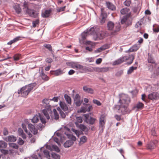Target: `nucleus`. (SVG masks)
<instances>
[{
	"label": "nucleus",
	"instance_id": "1",
	"mask_svg": "<svg viewBox=\"0 0 159 159\" xmlns=\"http://www.w3.org/2000/svg\"><path fill=\"white\" fill-rule=\"evenodd\" d=\"M130 102L129 98L126 95H122L120 97L116 107L119 110L121 111L122 114H124L127 111V108Z\"/></svg>",
	"mask_w": 159,
	"mask_h": 159
},
{
	"label": "nucleus",
	"instance_id": "2",
	"mask_svg": "<svg viewBox=\"0 0 159 159\" xmlns=\"http://www.w3.org/2000/svg\"><path fill=\"white\" fill-rule=\"evenodd\" d=\"M36 85V84L35 83H34L26 85L22 87L20 90H18V94H20L21 96L23 97H26L29 93L34 89Z\"/></svg>",
	"mask_w": 159,
	"mask_h": 159
},
{
	"label": "nucleus",
	"instance_id": "3",
	"mask_svg": "<svg viewBox=\"0 0 159 159\" xmlns=\"http://www.w3.org/2000/svg\"><path fill=\"white\" fill-rule=\"evenodd\" d=\"M43 102L45 105V109L43 110L42 112L45 116L46 117L47 119H49V116L48 115L49 113L52 116V107H51L49 104V101L48 99H44L43 101Z\"/></svg>",
	"mask_w": 159,
	"mask_h": 159
},
{
	"label": "nucleus",
	"instance_id": "4",
	"mask_svg": "<svg viewBox=\"0 0 159 159\" xmlns=\"http://www.w3.org/2000/svg\"><path fill=\"white\" fill-rule=\"evenodd\" d=\"M40 120L42 124H40L37 125V128L39 130H41L42 128L44 127V125L46 123L45 119L40 114L35 115L32 119L31 121L33 123H35L39 122Z\"/></svg>",
	"mask_w": 159,
	"mask_h": 159
},
{
	"label": "nucleus",
	"instance_id": "5",
	"mask_svg": "<svg viewBox=\"0 0 159 159\" xmlns=\"http://www.w3.org/2000/svg\"><path fill=\"white\" fill-rule=\"evenodd\" d=\"M134 58V57L133 55H130L128 57L127 56H125L120 57L119 59L114 61L113 63V65H118L126 61L129 59H130V61L127 62V64L130 65L133 62Z\"/></svg>",
	"mask_w": 159,
	"mask_h": 159
},
{
	"label": "nucleus",
	"instance_id": "6",
	"mask_svg": "<svg viewBox=\"0 0 159 159\" xmlns=\"http://www.w3.org/2000/svg\"><path fill=\"white\" fill-rule=\"evenodd\" d=\"M120 25L119 24L115 25L112 21L108 22L107 24V28L109 30H112V34H115L120 30Z\"/></svg>",
	"mask_w": 159,
	"mask_h": 159
},
{
	"label": "nucleus",
	"instance_id": "7",
	"mask_svg": "<svg viewBox=\"0 0 159 159\" xmlns=\"http://www.w3.org/2000/svg\"><path fill=\"white\" fill-rule=\"evenodd\" d=\"M66 64L67 66L70 67L71 68L77 70H84L86 68V67H84L82 65L79 64L77 62H67Z\"/></svg>",
	"mask_w": 159,
	"mask_h": 159
},
{
	"label": "nucleus",
	"instance_id": "8",
	"mask_svg": "<svg viewBox=\"0 0 159 159\" xmlns=\"http://www.w3.org/2000/svg\"><path fill=\"white\" fill-rule=\"evenodd\" d=\"M90 30L92 31V33H90L91 34L96 35L97 37L99 39H103L105 36L104 33L102 31H100L99 32L97 31V29L94 27H92L90 29Z\"/></svg>",
	"mask_w": 159,
	"mask_h": 159
},
{
	"label": "nucleus",
	"instance_id": "9",
	"mask_svg": "<svg viewBox=\"0 0 159 159\" xmlns=\"http://www.w3.org/2000/svg\"><path fill=\"white\" fill-rule=\"evenodd\" d=\"M83 116L85 118V122L90 125H93L96 120V118L90 116L88 114H84Z\"/></svg>",
	"mask_w": 159,
	"mask_h": 159
},
{
	"label": "nucleus",
	"instance_id": "10",
	"mask_svg": "<svg viewBox=\"0 0 159 159\" xmlns=\"http://www.w3.org/2000/svg\"><path fill=\"white\" fill-rule=\"evenodd\" d=\"M157 143V141L156 140L150 141L147 144L146 148L149 150H152L154 149L156 146Z\"/></svg>",
	"mask_w": 159,
	"mask_h": 159
},
{
	"label": "nucleus",
	"instance_id": "11",
	"mask_svg": "<svg viewBox=\"0 0 159 159\" xmlns=\"http://www.w3.org/2000/svg\"><path fill=\"white\" fill-rule=\"evenodd\" d=\"M148 98L151 100H157L159 99V94L157 92H152L148 95Z\"/></svg>",
	"mask_w": 159,
	"mask_h": 159
},
{
	"label": "nucleus",
	"instance_id": "12",
	"mask_svg": "<svg viewBox=\"0 0 159 159\" xmlns=\"http://www.w3.org/2000/svg\"><path fill=\"white\" fill-rule=\"evenodd\" d=\"M80 96L78 94H76L74 98V102L77 106H80L81 104L83 101H81Z\"/></svg>",
	"mask_w": 159,
	"mask_h": 159
},
{
	"label": "nucleus",
	"instance_id": "13",
	"mask_svg": "<svg viewBox=\"0 0 159 159\" xmlns=\"http://www.w3.org/2000/svg\"><path fill=\"white\" fill-rule=\"evenodd\" d=\"M29 129L35 135L38 133V130L36 129L34 125L31 123L28 124Z\"/></svg>",
	"mask_w": 159,
	"mask_h": 159
},
{
	"label": "nucleus",
	"instance_id": "14",
	"mask_svg": "<svg viewBox=\"0 0 159 159\" xmlns=\"http://www.w3.org/2000/svg\"><path fill=\"white\" fill-rule=\"evenodd\" d=\"M106 116L104 115H102L101 116L99 119V126L103 128L105 124Z\"/></svg>",
	"mask_w": 159,
	"mask_h": 159
},
{
	"label": "nucleus",
	"instance_id": "15",
	"mask_svg": "<svg viewBox=\"0 0 159 159\" xmlns=\"http://www.w3.org/2000/svg\"><path fill=\"white\" fill-rule=\"evenodd\" d=\"M25 11L26 13L31 17H36L38 15V14L35 13L33 10L27 9V10H25Z\"/></svg>",
	"mask_w": 159,
	"mask_h": 159
},
{
	"label": "nucleus",
	"instance_id": "16",
	"mask_svg": "<svg viewBox=\"0 0 159 159\" xmlns=\"http://www.w3.org/2000/svg\"><path fill=\"white\" fill-rule=\"evenodd\" d=\"M52 115L51 116L50 114L48 113V115L49 116H50L52 118L54 117L56 120H57L59 119V115L55 109H53V111H52Z\"/></svg>",
	"mask_w": 159,
	"mask_h": 159
},
{
	"label": "nucleus",
	"instance_id": "17",
	"mask_svg": "<svg viewBox=\"0 0 159 159\" xmlns=\"http://www.w3.org/2000/svg\"><path fill=\"white\" fill-rule=\"evenodd\" d=\"M84 91L89 93L93 94L94 90L92 88H88L87 86H84L83 87Z\"/></svg>",
	"mask_w": 159,
	"mask_h": 159
},
{
	"label": "nucleus",
	"instance_id": "18",
	"mask_svg": "<svg viewBox=\"0 0 159 159\" xmlns=\"http://www.w3.org/2000/svg\"><path fill=\"white\" fill-rule=\"evenodd\" d=\"M106 5L108 9L112 11H114L116 10V7L111 2H106Z\"/></svg>",
	"mask_w": 159,
	"mask_h": 159
},
{
	"label": "nucleus",
	"instance_id": "19",
	"mask_svg": "<svg viewBox=\"0 0 159 159\" xmlns=\"http://www.w3.org/2000/svg\"><path fill=\"white\" fill-rule=\"evenodd\" d=\"M16 137L13 135H11L6 138V140L7 141L14 142L16 141Z\"/></svg>",
	"mask_w": 159,
	"mask_h": 159
},
{
	"label": "nucleus",
	"instance_id": "20",
	"mask_svg": "<svg viewBox=\"0 0 159 159\" xmlns=\"http://www.w3.org/2000/svg\"><path fill=\"white\" fill-rule=\"evenodd\" d=\"M101 17L102 18V20L100 21V23L101 24H103L105 22L106 18V14L103 12V9H101Z\"/></svg>",
	"mask_w": 159,
	"mask_h": 159
},
{
	"label": "nucleus",
	"instance_id": "21",
	"mask_svg": "<svg viewBox=\"0 0 159 159\" xmlns=\"http://www.w3.org/2000/svg\"><path fill=\"white\" fill-rule=\"evenodd\" d=\"M82 121L83 120L81 117H76L75 124L77 127L80 125L79 123H82Z\"/></svg>",
	"mask_w": 159,
	"mask_h": 159
},
{
	"label": "nucleus",
	"instance_id": "22",
	"mask_svg": "<svg viewBox=\"0 0 159 159\" xmlns=\"http://www.w3.org/2000/svg\"><path fill=\"white\" fill-rule=\"evenodd\" d=\"M77 127L84 132H87L88 131V127L83 124H80Z\"/></svg>",
	"mask_w": 159,
	"mask_h": 159
},
{
	"label": "nucleus",
	"instance_id": "23",
	"mask_svg": "<svg viewBox=\"0 0 159 159\" xmlns=\"http://www.w3.org/2000/svg\"><path fill=\"white\" fill-rule=\"evenodd\" d=\"M59 105L61 109L64 111H66L68 110V107L64 102H60Z\"/></svg>",
	"mask_w": 159,
	"mask_h": 159
},
{
	"label": "nucleus",
	"instance_id": "24",
	"mask_svg": "<svg viewBox=\"0 0 159 159\" xmlns=\"http://www.w3.org/2000/svg\"><path fill=\"white\" fill-rule=\"evenodd\" d=\"M51 11L50 10H46L44 12H43L42 14V16L43 17H48L49 16Z\"/></svg>",
	"mask_w": 159,
	"mask_h": 159
},
{
	"label": "nucleus",
	"instance_id": "25",
	"mask_svg": "<svg viewBox=\"0 0 159 159\" xmlns=\"http://www.w3.org/2000/svg\"><path fill=\"white\" fill-rule=\"evenodd\" d=\"M139 47L137 44L134 45L133 46L130 48L128 50L129 52H132L136 51L139 48Z\"/></svg>",
	"mask_w": 159,
	"mask_h": 159
},
{
	"label": "nucleus",
	"instance_id": "26",
	"mask_svg": "<svg viewBox=\"0 0 159 159\" xmlns=\"http://www.w3.org/2000/svg\"><path fill=\"white\" fill-rule=\"evenodd\" d=\"M13 8L16 13L17 14L20 13L21 11V9L18 4H16L13 6Z\"/></svg>",
	"mask_w": 159,
	"mask_h": 159
},
{
	"label": "nucleus",
	"instance_id": "27",
	"mask_svg": "<svg viewBox=\"0 0 159 159\" xmlns=\"http://www.w3.org/2000/svg\"><path fill=\"white\" fill-rule=\"evenodd\" d=\"M22 127L25 133L28 135L29 137V138H31L32 137V135L31 133L28 131L24 123H22Z\"/></svg>",
	"mask_w": 159,
	"mask_h": 159
},
{
	"label": "nucleus",
	"instance_id": "28",
	"mask_svg": "<svg viewBox=\"0 0 159 159\" xmlns=\"http://www.w3.org/2000/svg\"><path fill=\"white\" fill-rule=\"evenodd\" d=\"M87 140V138L86 136H84L82 137L80 139V141L79 143V145H81L83 144L86 142Z\"/></svg>",
	"mask_w": 159,
	"mask_h": 159
},
{
	"label": "nucleus",
	"instance_id": "29",
	"mask_svg": "<svg viewBox=\"0 0 159 159\" xmlns=\"http://www.w3.org/2000/svg\"><path fill=\"white\" fill-rule=\"evenodd\" d=\"M40 76L41 77L42 79L45 81H47L49 79V78L44 73L42 67Z\"/></svg>",
	"mask_w": 159,
	"mask_h": 159
},
{
	"label": "nucleus",
	"instance_id": "30",
	"mask_svg": "<svg viewBox=\"0 0 159 159\" xmlns=\"http://www.w3.org/2000/svg\"><path fill=\"white\" fill-rule=\"evenodd\" d=\"M74 142L71 140L66 141L64 144V146L65 148H69L72 145Z\"/></svg>",
	"mask_w": 159,
	"mask_h": 159
},
{
	"label": "nucleus",
	"instance_id": "31",
	"mask_svg": "<svg viewBox=\"0 0 159 159\" xmlns=\"http://www.w3.org/2000/svg\"><path fill=\"white\" fill-rule=\"evenodd\" d=\"M129 9L127 7H125L122 9L120 10V13L122 15H125L128 13L129 11Z\"/></svg>",
	"mask_w": 159,
	"mask_h": 159
},
{
	"label": "nucleus",
	"instance_id": "32",
	"mask_svg": "<svg viewBox=\"0 0 159 159\" xmlns=\"http://www.w3.org/2000/svg\"><path fill=\"white\" fill-rule=\"evenodd\" d=\"M88 105L87 104H85L84 107H82L80 110L78 111V113H85L87 111V106H88Z\"/></svg>",
	"mask_w": 159,
	"mask_h": 159
},
{
	"label": "nucleus",
	"instance_id": "33",
	"mask_svg": "<svg viewBox=\"0 0 159 159\" xmlns=\"http://www.w3.org/2000/svg\"><path fill=\"white\" fill-rule=\"evenodd\" d=\"M97 69L99 72H105L109 70V68L108 67L98 68Z\"/></svg>",
	"mask_w": 159,
	"mask_h": 159
},
{
	"label": "nucleus",
	"instance_id": "34",
	"mask_svg": "<svg viewBox=\"0 0 159 159\" xmlns=\"http://www.w3.org/2000/svg\"><path fill=\"white\" fill-rule=\"evenodd\" d=\"M144 107V104L142 102H139L134 107V108H137L138 109H142Z\"/></svg>",
	"mask_w": 159,
	"mask_h": 159
},
{
	"label": "nucleus",
	"instance_id": "35",
	"mask_svg": "<svg viewBox=\"0 0 159 159\" xmlns=\"http://www.w3.org/2000/svg\"><path fill=\"white\" fill-rule=\"evenodd\" d=\"M92 33V31H90V30H89L88 32H84L82 33V39L83 40H84L88 34H91L90 33Z\"/></svg>",
	"mask_w": 159,
	"mask_h": 159
},
{
	"label": "nucleus",
	"instance_id": "36",
	"mask_svg": "<svg viewBox=\"0 0 159 159\" xmlns=\"http://www.w3.org/2000/svg\"><path fill=\"white\" fill-rule=\"evenodd\" d=\"M7 145V144L4 141H0V150H2V148H6Z\"/></svg>",
	"mask_w": 159,
	"mask_h": 159
},
{
	"label": "nucleus",
	"instance_id": "37",
	"mask_svg": "<svg viewBox=\"0 0 159 159\" xmlns=\"http://www.w3.org/2000/svg\"><path fill=\"white\" fill-rule=\"evenodd\" d=\"M20 37H17L16 38H14L13 39L11 40L9 42H8L7 43V44L9 45H11L13 43H15L19 41L20 39Z\"/></svg>",
	"mask_w": 159,
	"mask_h": 159
},
{
	"label": "nucleus",
	"instance_id": "38",
	"mask_svg": "<svg viewBox=\"0 0 159 159\" xmlns=\"http://www.w3.org/2000/svg\"><path fill=\"white\" fill-rule=\"evenodd\" d=\"M137 66L134 67L132 66L130 67L127 71V74H131L134 71V70H136L137 69Z\"/></svg>",
	"mask_w": 159,
	"mask_h": 159
},
{
	"label": "nucleus",
	"instance_id": "39",
	"mask_svg": "<svg viewBox=\"0 0 159 159\" xmlns=\"http://www.w3.org/2000/svg\"><path fill=\"white\" fill-rule=\"evenodd\" d=\"M65 98L67 103L70 104H71V99L70 97L66 94L64 95Z\"/></svg>",
	"mask_w": 159,
	"mask_h": 159
},
{
	"label": "nucleus",
	"instance_id": "40",
	"mask_svg": "<svg viewBox=\"0 0 159 159\" xmlns=\"http://www.w3.org/2000/svg\"><path fill=\"white\" fill-rule=\"evenodd\" d=\"M129 15H127L126 16H124L121 20V23L122 24H124L126 21L127 19L129 17Z\"/></svg>",
	"mask_w": 159,
	"mask_h": 159
},
{
	"label": "nucleus",
	"instance_id": "41",
	"mask_svg": "<svg viewBox=\"0 0 159 159\" xmlns=\"http://www.w3.org/2000/svg\"><path fill=\"white\" fill-rule=\"evenodd\" d=\"M54 75L55 76H58L62 74L63 72L62 71L60 70H58L54 71Z\"/></svg>",
	"mask_w": 159,
	"mask_h": 159
},
{
	"label": "nucleus",
	"instance_id": "42",
	"mask_svg": "<svg viewBox=\"0 0 159 159\" xmlns=\"http://www.w3.org/2000/svg\"><path fill=\"white\" fill-rule=\"evenodd\" d=\"M65 134L66 135L67 137H68V138H69L70 137V138L72 139L71 140L72 141H75L76 140V138L75 137V136H73V135H70V134H66V133H65Z\"/></svg>",
	"mask_w": 159,
	"mask_h": 159
},
{
	"label": "nucleus",
	"instance_id": "43",
	"mask_svg": "<svg viewBox=\"0 0 159 159\" xmlns=\"http://www.w3.org/2000/svg\"><path fill=\"white\" fill-rule=\"evenodd\" d=\"M44 157H45L47 159L49 158L50 156L49 153L48 151L47 150H45L43 152Z\"/></svg>",
	"mask_w": 159,
	"mask_h": 159
},
{
	"label": "nucleus",
	"instance_id": "44",
	"mask_svg": "<svg viewBox=\"0 0 159 159\" xmlns=\"http://www.w3.org/2000/svg\"><path fill=\"white\" fill-rule=\"evenodd\" d=\"M71 130L75 133V134H76V135L78 137H79V136L81 134V132L79 130H76L74 129H72Z\"/></svg>",
	"mask_w": 159,
	"mask_h": 159
},
{
	"label": "nucleus",
	"instance_id": "45",
	"mask_svg": "<svg viewBox=\"0 0 159 159\" xmlns=\"http://www.w3.org/2000/svg\"><path fill=\"white\" fill-rule=\"evenodd\" d=\"M57 110L59 111L61 117L62 118H65L66 117V115L61 110L60 108H57Z\"/></svg>",
	"mask_w": 159,
	"mask_h": 159
},
{
	"label": "nucleus",
	"instance_id": "46",
	"mask_svg": "<svg viewBox=\"0 0 159 159\" xmlns=\"http://www.w3.org/2000/svg\"><path fill=\"white\" fill-rule=\"evenodd\" d=\"M52 156L53 158H54L55 159H60V156L58 155L57 154L55 153H52Z\"/></svg>",
	"mask_w": 159,
	"mask_h": 159
},
{
	"label": "nucleus",
	"instance_id": "47",
	"mask_svg": "<svg viewBox=\"0 0 159 159\" xmlns=\"http://www.w3.org/2000/svg\"><path fill=\"white\" fill-rule=\"evenodd\" d=\"M66 6H64L62 7H58L57 9V12H59L61 11H64L65 10Z\"/></svg>",
	"mask_w": 159,
	"mask_h": 159
},
{
	"label": "nucleus",
	"instance_id": "48",
	"mask_svg": "<svg viewBox=\"0 0 159 159\" xmlns=\"http://www.w3.org/2000/svg\"><path fill=\"white\" fill-rule=\"evenodd\" d=\"M44 47L48 49L49 51H52V47L51 45L50 44H45L44 45Z\"/></svg>",
	"mask_w": 159,
	"mask_h": 159
},
{
	"label": "nucleus",
	"instance_id": "49",
	"mask_svg": "<svg viewBox=\"0 0 159 159\" xmlns=\"http://www.w3.org/2000/svg\"><path fill=\"white\" fill-rule=\"evenodd\" d=\"M52 148L53 150L57 152H58L60 151V150L58 147L56 145H52Z\"/></svg>",
	"mask_w": 159,
	"mask_h": 159
},
{
	"label": "nucleus",
	"instance_id": "50",
	"mask_svg": "<svg viewBox=\"0 0 159 159\" xmlns=\"http://www.w3.org/2000/svg\"><path fill=\"white\" fill-rule=\"evenodd\" d=\"M131 2V0H126L124 2V4L126 6H129Z\"/></svg>",
	"mask_w": 159,
	"mask_h": 159
},
{
	"label": "nucleus",
	"instance_id": "51",
	"mask_svg": "<svg viewBox=\"0 0 159 159\" xmlns=\"http://www.w3.org/2000/svg\"><path fill=\"white\" fill-rule=\"evenodd\" d=\"M39 23V20L38 19L33 21L32 23L33 27H35L36 26V25L38 24Z\"/></svg>",
	"mask_w": 159,
	"mask_h": 159
},
{
	"label": "nucleus",
	"instance_id": "52",
	"mask_svg": "<svg viewBox=\"0 0 159 159\" xmlns=\"http://www.w3.org/2000/svg\"><path fill=\"white\" fill-rule=\"evenodd\" d=\"M153 30L154 32H159V26H154L153 28Z\"/></svg>",
	"mask_w": 159,
	"mask_h": 159
},
{
	"label": "nucleus",
	"instance_id": "53",
	"mask_svg": "<svg viewBox=\"0 0 159 159\" xmlns=\"http://www.w3.org/2000/svg\"><path fill=\"white\" fill-rule=\"evenodd\" d=\"M21 57V55L19 54H16L14 55V59L15 61L19 60Z\"/></svg>",
	"mask_w": 159,
	"mask_h": 159
},
{
	"label": "nucleus",
	"instance_id": "54",
	"mask_svg": "<svg viewBox=\"0 0 159 159\" xmlns=\"http://www.w3.org/2000/svg\"><path fill=\"white\" fill-rule=\"evenodd\" d=\"M18 143L19 144L21 145L24 144V141L21 138H19L18 139Z\"/></svg>",
	"mask_w": 159,
	"mask_h": 159
},
{
	"label": "nucleus",
	"instance_id": "55",
	"mask_svg": "<svg viewBox=\"0 0 159 159\" xmlns=\"http://www.w3.org/2000/svg\"><path fill=\"white\" fill-rule=\"evenodd\" d=\"M93 102L94 104H97L98 106H101L102 104L99 101L96 99L93 100Z\"/></svg>",
	"mask_w": 159,
	"mask_h": 159
},
{
	"label": "nucleus",
	"instance_id": "56",
	"mask_svg": "<svg viewBox=\"0 0 159 159\" xmlns=\"http://www.w3.org/2000/svg\"><path fill=\"white\" fill-rule=\"evenodd\" d=\"M10 146L12 148L16 149H17L18 148V145L16 143H12L10 145Z\"/></svg>",
	"mask_w": 159,
	"mask_h": 159
},
{
	"label": "nucleus",
	"instance_id": "57",
	"mask_svg": "<svg viewBox=\"0 0 159 159\" xmlns=\"http://www.w3.org/2000/svg\"><path fill=\"white\" fill-rule=\"evenodd\" d=\"M32 157L33 159H38L39 157L40 158L41 157V155L40 154H38V155L34 154Z\"/></svg>",
	"mask_w": 159,
	"mask_h": 159
},
{
	"label": "nucleus",
	"instance_id": "58",
	"mask_svg": "<svg viewBox=\"0 0 159 159\" xmlns=\"http://www.w3.org/2000/svg\"><path fill=\"white\" fill-rule=\"evenodd\" d=\"M148 63H155V61L151 57L148 58Z\"/></svg>",
	"mask_w": 159,
	"mask_h": 159
},
{
	"label": "nucleus",
	"instance_id": "59",
	"mask_svg": "<svg viewBox=\"0 0 159 159\" xmlns=\"http://www.w3.org/2000/svg\"><path fill=\"white\" fill-rule=\"evenodd\" d=\"M3 134L4 135H7L8 134V131L7 129L6 128H4L3 130Z\"/></svg>",
	"mask_w": 159,
	"mask_h": 159
},
{
	"label": "nucleus",
	"instance_id": "60",
	"mask_svg": "<svg viewBox=\"0 0 159 159\" xmlns=\"http://www.w3.org/2000/svg\"><path fill=\"white\" fill-rule=\"evenodd\" d=\"M18 131L19 136L24 133L23 130L21 128H19Z\"/></svg>",
	"mask_w": 159,
	"mask_h": 159
},
{
	"label": "nucleus",
	"instance_id": "61",
	"mask_svg": "<svg viewBox=\"0 0 159 159\" xmlns=\"http://www.w3.org/2000/svg\"><path fill=\"white\" fill-rule=\"evenodd\" d=\"M50 100L53 101L55 102H57L58 100V98L57 97H55L52 99H50Z\"/></svg>",
	"mask_w": 159,
	"mask_h": 159
},
{
	"label": "nucleus",
	"instance_id": "62",
	"mask_svg": "<svg viewBox=\"0 0 159 159\" xmlns=\"http://www.w3.org/2000/svg\"><path fill=\"white\" fill-rule=\"evenodd\" d=\"M102 61V59L101 58L98 59L96 61V63L98 64H99L101 63Z\"/></svg>",
	"mask_w": 159,
	"mask_h": 159
},
{
	"label": "nucleus",
	"instance_id": "63",
	"mask_svg": "<svg viewBox=\"0 0 159 159\" xmlns=\"http://www.w3.org/2000/svg\"><path fill=\"white\" fill-rule=\"evenodd\" d=\"M115 117L116 119L118 121H120L121 120L120 116L117 115H116L115 116Z\"/></svg>",
	"mask_w": 159,
	"mask_h": 159
},
{
	"label": "nucleus",
	"instance_id": "64",
	"mask_svg": "<svg viewBox=\"0 0 159 159\" xmlns=\"http://www.w3.org/2000/svg\"><path fill=\"white\" fill-rule=\"evenodd\" d=\"M155 73L156 75H159V67H158L155 70Z\"/></svg>",
	"mask_w": 159,
	"mask_h": 159
}]
</instances>
